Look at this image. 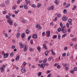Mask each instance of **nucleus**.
Wrapping results in <instances>:
<instances>
[{"label": "nucleus", "mask_w": 77, "mask_h": 77, "mask_svg": "<svg viewBox=\"0 0 77 77\" xmlns=\"http://www.w3.org/2000/svg\"><path fill=\"white\" fill-rule=\"evenodd\" d=\"M6 18L8 19L7 20V23L11 26V25H12L13 22L12 20H11V18L10 16H9L6 15Z\"/></svg>", "instance_id": "1"}, {"label": "nucleus", "mask_w": 77, "mask_h": 77, "mask_svg": "<svg viewBox=\"0 0 77 77\" xmlns=\"http://www.w3.org/2000/svg\"><path fill=\"white\" fill-rule=\"evenodd\" d=\"M54 8V5H52L50 7H49L48 8V10L49 11H50V10H51L52 11H53V9Z\"/></svg>", "instance_id": "2"}, {"label": "nucleus", "mask_w": 77, "mask_h": 77, "mask_svg": "<svg viewBox=\"0 0 77 77\" xmlns=\"http://www.w3.org/2000/svg\"><path fill=\"white\" fill-rule=\"evenodd\" d=\"M68 17L65 16H63L62 18L63 21H65L66 20H68Z\"/></svg>", "instance_id": "3"}, {"label": "nucleus", "mask_w": 77, "mask_h": 77, "mask_svg": "<svg viewBox=\"0 0 77 77\" xmlns=\"http://www.w3.org/2000/svg\"><path fill=\"white\" fill-rule=\"evenodd\" d=\"M24 51H27V50L28 48V46H27V45H25L24 46Z\"/></svg>", "instance_id": "4"}, {"label": "nucleus", "mask_w": 77, "mask_h": 77, "mask_svg": "<svg viewBox=\"0 0 77 77\" xmlns=\"http://www.w3.org/2000/svg\"><path fill=\"white\" fill-rule=\"evenodd\" d=\"M46 33L47 35V37H50V31H46Z\"/></svg>", "instance_id": "5"}, {"label": "nucleus", "mask_w": 77, "mask_h": 77, "mask_svg": "<svg viewBox=\"0 0 77 77\" xmlns=\"http://www.w3.org/2000/svg\"><path fill=\"white\" fill-rule=\"evenodd\" d=\"M21 72H23V73H24L26 72V69L24 68H23L21 69Z\"/></svg>", "instance_id": "6"}, {"label": "nucleus", "mask_w": 77, "mask_h": 77, "mask_svg": "<svg viewBox=\"0 0 77 77\" xmlns=\"http://www.w3.org/2000/svg\"><path fill=\"white\" fill-rule=\"evenodd\" d=\"M0 69L1 70V72H3L5 71V68H4L3 67V66H2L1 67Z\"/></svg>", "instance_id": "7"}, {"label": "nucleus", "mask_w": 77, "mask_h": 77, "mask_svg": "<svg viewBox=\"0 0 77 77\" xmlns=\"http://www.w3.org/2000/svg\"><path fill=\"white\" fill-rule=\"evenodd\" d=\"M37 37H38V36L36 34H34L32 35V38L34 39H36V38H37Z\"/></svg>", "instance_id": "8"}, {"label": "nucleus", "mask_w": 77, "mask_h": 77, "mask_svg": "<svg viewBox=\"0 0 77 77\" xmlns=\"http://www.w3.org/2000/svg\"><path fill=\"white\" fill-rule=\"evenodd\" d=\"M44 67H45V64L44 63L41 64L40 68H44Z\"/></svg>", "instance_id": "9"}, {"label": "nucleus", "mask_w": 77, "mask_h": 77, "mask_svg": "<svg viewBox=\"0 0 77 77\" xmlns=\"http://www.w3.org/2000/svg\"><path fill=\"white\" fill-rule=\"evenodd\" d=\"M8 56V53H7L4 55V58H6V57H7Z\"/></svg>", "instance_id": "10"}, {"label": "nucleus", "mask_w": 77, "mask_h": 77, "mask_svg": "<svg viewBox=\"0 0 77 77\" xmlns=\"http://www.w3.org/2000/svg\"><path fill=\"white\" fill-rule=\"evenodd\" d=\"M37 50H38L39 52H41V47H40L39 46H38L37 47Z\"/></svg>", "instance_id": "11"}, {"label": "nucleus", "mask_w": 77, "mask_h": 77, "mask_svg": "<svg viewBox=\"0 0 77 77\" xmlns=\"http://www.w3.org/2000/svg\"><path fill=\"white\" fill-rule=\"evenodd\" d=\"M20 36V33L19 32L17 34H16V37H17V38H19Z\"/></svg>", "instance_id": "12"}, {"label": "nucleus", "mask_w": 77, "mask_h": 77, "mask_svg": "<svg viewBox=\"0 0 77 77\" xmlns=\"http://www.w3.org/2000/svg\"><path fill=\"white\" fill-rule=\"evenodd\" d=\"M19 59H20V55H18L17 56V57L16 58L15 60H16L17 61V60H19Z\"/></svg>", "instance_id": "13"}, {"label": "nucleus", "mask_w": 77, "mask_h": 77, "mask_svg": "<svg viewBox=\"0 0 77 77\" xmlns=\"http://www.w3.org/2000/svg\"><path fill=\"white\" fill-rule=\"evenodd\" d=\"M61 31L63 33H66V29H61Z\"/></svg>", "instance_id": "14"}, {"label": "nucleus", "mask_w": 77, "mask_h": 77, "mask_svg": "<svg viewBox=\"0 0 77 77\" xmlns=\"http://www.w3.org/2000/svg\"><path fill=\"white\" fill-rule=\"evenodd\" d=\"M20 45V48H23V44H22V43L21 42H20L19 43Z\"/></svg>", "instance_id": "15"}, {"label": "nucleus", "mask_w": 77, "mask_h": 77, "mask_svg": "<svg viewBox=\"0 0 77 77\" xmlns=\"http://www.w3.org/2000/svg\"><path fill=\"white\" fill-rule=\"evenodd\" d=\"M21 36L22 38H24L25 37V34H24V33H22Z\"/></svg>", "instance_id": "16"}, {"label": "nucleus", "mask_w": 77, "mask_h": 77, "mask_svg": "<svg viewBox=\"0 0 77 77\" xmlns=\"http://www.w3.org/2000/svg\"><path fill=\"white\" fill-rule=\"evenodd\" d=\"M43 48H45V49H47V46H46V45H45V44H44L43 45Z\"/></svg>", "instance_id": "17"}, {"label": "nucleus", "mask_w": 77, "mask_h": 77, "mask_svg": "<svg viewBox=\"0 0 77 77\" xmlns=\"http://www.w3.org/2000/svg\"><path fill=\"white\" fill-rule=\"evenodd\" d=\"M48 51H46L45 52V56H48Z\"/></svg>", "instance_id": "18"}, {"label": "nucleus", "mask_w": 77, "mask_h": 77, "mask_svg": "<svg viewBox=\"0 0 77 77\" xmlns=\"http://www.w3.org/2000/svg\"><path fill=\"white\" fill-rule=\"evenodd\" d=\"M42 74V73L41 72H39L38 73V77H40V76H41V75Z\"/></svg>", "instance_id": "19"}, {"label": "nucleus", "mask_w": 77, "mask_h": 77, "mask_svg": "<svg viewBox=\"0 0 77 77\" xmlns=\"http://www.w3.org/2000/svg\"><path fill=\"white\" fill-rule=\"evenodd\" d=\"M27 20H22V22L23 23H25L26 22H27Z\"/></svg>", "instance_id": "20"}, {"label": "nucleus", "mask_w": 77, "mask_h": 77, "mask_svg": "<svg viewBox=\"0 0 77 77\" xmlns=\"http://www.w3.org/2000/svg\"><path fill=\"white\" fill-rule=\"evenodd\" d=\"M51 53L53 55H55V53L53 52V50L52 49H51Z\"/></svg>", "instance_id": "21"}, {"label": "nucleus", "mask_w": 77, "mask_h": 77, "mask_svg": "<svg viewBox=\"0 0 77 77\" xmlns=\"http://www.w3.org/2000/svg\"><path fill=\"white\" fill-rule=\"evenodd\" d=\"M72 20L71 19H69L68 20L69 23H72Z\"/></svg>", "instance_id": "22"}, {"label": "nucleus", "mask_w": 77, "mask_h": 77, "mask_svg": "<svg viewBox=\"0 0 77 77\" xmlns=\"http://www.w3.org/2000/svg\"><path fill=\"white\" fill-rule=\"evenodd\" d=\"M70 6V4L68 3L66 5V8H68V7H69Z\"/></svg>", "instance_id": "23"}, {"label": "nucleus", "mask_w": 77, "mask_h": 77, "mask_svg": "<svg viewBox=\"0 0 77 77\" xmlns=\"http://www.w3.org/2000/svg\"><path fill=\"white\" fill-rule=\"evenodd\" d=\"M23 6H24V8L25 9H27L28 8L27 6L26 5H24Z\"/></svg>", "instance_id": "24"}, {"label": "nucleus", "mask_w": 77, "mask_h": 77, "mask_svg": "<svg viewBox=\"0 0 77 77\" xmlns=\"http://www.w3.org/2000/svg\"><path fill=\"white\" fill-rule=\"evenodd\" d=\"M30 39H31V36H29L27 40L28 41H29L30 40Z\"/></svg>", "instance_id": "25"}, {"label": "nucleus", "mask_w": 77, "mask_h": 77, "mask_svg": "<svg viewBox=\"0 0 77 77\" xmlns=\"http://www.w3.org/2000/svg\"><path fill=\"white\" fill-rule=\"evenodd\" d=\"M26 33L27 34H29V33H30V31H29V29H27L26 30Z\"/></svg>", "instance_id": "26"}, {"label": "nucleus", "mask_w": 77, "mask_h": 77, "mask_svg": "<svg viewBox=\"0 0 77 77\" xmlns=\"http://www.w3.org/2000/svg\"><path fill=\"white\" fill-rule=\"evenodd\" d=\"M53 39H56L57 38V35H54L53 36Z\"/></svg>", "instance_id": "27"}, {"label": "nucleus", "mask_w": 77, "mask_h": 77, "mask_svg": "<svg viewBox=\"0 0 77 77\" xmlns=\"http://www.w3.org/2000/svg\"><path fill=\"white\" fill-rule=\"evenodd\" d=\"M62 65H63V66L64 67H66V65H67V64L66 63H65V64H63V63L62 64Z\"/></svg>", "instance_id": "28"}, {"label": "nucleus", "mask_w": 77, "mask_h": 77, "mask_svg": "<svg viewBox=\"0 0 77 77\" xmlns=\"http://www.w3.org/2000/svg\"><path fill=\"white\" fill-rule=\"evenodd\" d=\"M70 72L71 73V74H73L74 72V70H72L70 71Z\"/></svg>", "instance_id": "29"}, {"label": "nucleus", "mask_w": 77, "mask_h": 77, "mask_svg": "<svg viewBox=\"0 0 77 77\" xmlns=\"http://www.w3.org/2000/svg\"><path fill=\"white\" fill-rule=\"evenodd\" d=\"M57 30L58 32H60L61 30H62V29H61V28H59Z\"/></svg>", "instance_id": "30"}, {"label": "nucleus", "mask_w": 77, "mask_h": 77, "mask_svg": "<svg viewBox=\"0 0 77 77\" xmlns=\"http://www.w3.org/2000/svg\"><path fill=\"white\" fill-rule=\"evenodd\" d=\"M3 6H5V4L4 3H3L2 4H0V7H3Z\"/></svg>", "instance_id": "31"}, {"label": "nucleus", "mask_w": 77, "mask_h": 77, "mask_svg": "<svg viewBox=\"0 0 77 77\" xmlns=\"http://www.w3.org/2000/svg\"><path fill=\"white\" fill-rule=\"evenodd\" d=\"M47 59H45L43 61V63H46V62H47Z\"/></svg>", "instance_id": "32"}, {"label": "nucleus", "mask_w": 77, "mask_h": 77, "mask_svg": "<svg viewBox=\"0 0 77 77\" xmlns=\"http://www.w3.org/2000/svg\"><path fill=\"white\" fill-rule=\"evenodd\" d=\"M76 7L77 6H76V5H74V8H73L72 9V11H74Z\"/></svg>", "instance_id": "33"}, {"label": "nucleus", "mask_w": 77, "mask_h": 77, "mask_svg": "<svg viewBox=\"0 0 77 77\" xmlns=\"http://www.w3.org/2000/svg\"><path fill=\"white\" fill-rule=\"evenodd\" d=\"M17 25H18V23H14V27H17Z\"/></svg>", "instance_id": "34"}, {"label": "nucleus", "mask_w": 77, "mask_h": 77, "mask_svg": "<svg viewBox=\"0 0 77 77\" xmlns=\"http://www.w3.org/2000/svg\"><path fill=\"white\" fill-rule=\"evenodd\" d=\"M66 36V34H65L62 35V38H65V37Z\"/></svg>", "instance_id": "35"}, {"label": "nucleus", "mask_w": 77, "mask_h": 77, "mask_svg": "<svg viewBox=\"0 0 77 77\" xmlns=\"http://www.w3.org/2000/svg\"><path fill=\"white\" fill-rule=\"evenodd\" d=\"M69 24L68 23H66V27L69 29Z\"/></svg>", "instance_id": "36"}, {"label": "nucleus", "mask_w": 77, "mask_h": 77, "mask_svg": "<svg viewBox=\"0 0 77 77\" xmlns=\"http://www.w3.org/2000/svg\"><path fill=\"white\" fill-rule=\"evenodd\" d=\"M4 35L5 37H8V34L7 33H4Z\"/></svg>", "instance_id": "37"}, {"label": "nucleus", "mask_w": 77, "mask_h": 77, "mask_svg": "<svg viewBox=\"0 0 77 77\" xmlns=\"http://www.w3.org/2000/svg\"><path fill=\"white\" fill-rule=\"evenodd\" d=\"M17 8V6H14L13 7H12V9H13V10H15Z\"/></svg>", "instance_id": "38"}, {"label": "nucleus", "mask_w": 77, "mask_h": 77, "mask_svg": "<svg viewBox=\"0 0 77 77\" xmlns=\"http://www.w3.org/2000/svg\"><path fill=\"white\" fill-rule=\"evenodd\" d=\"M65 55H66V53L64 52L63 54H62V56L63 57H64V56H65Z\"/></svg>", "instance_id": "39"}, {"label": "nucleus", "mask_w": 77, "mask_h": 77, "mask_svg": "<svg viewBox=\"0 0 77 77\" xmlns=\"http://www.w3.org/2000/svg\"><path fill=\"white\" fill-rule=\"evenodd\" d=\"M60 27H61L62 28V26H63V24L62 23V22H61L60 23Z\"/></svg>", "instance_id": "40"}, {"label": "nucleus", "mask_w": 77, "mask_h": 77, "mask_svg": "<svg viewBox=\"0 0 77 77\" xmlns=\"http://www.w3.org/2000/svg\"><path fill=\"white\" fill-rule=\"evenodd\" d=\"M5 3L6 4V5H8V4H9V1L8 0H6L5 1Z\"/></svg>", "instance_id": "41"}, {"label": "nucleus", "mask_w": 77, "mask_h": 77, "mask_svg": "<svg viewBox=\"0 0 77 77\" xmlns=\"http://www.w3.org/2000/svg\"><path fill=\"white\" fill-rule=\"evenodd\" d=\"M72 41H77V39L75 38H74L72 39Z\"/></svg>", "instance_id": "42"}, {"label": "nucleus", "mask_w": 77, "mask_h": 77, "mask_svg": "<svg viewBox=\"0 0 77 77\" xmlns=\"http://www.w3.org/2000/svg\"><path fill=\"white\" fill-rule=\"evenodd\" d=\"M60 67H61V66H60L59 65H58L57 66V68L58 69H60Z\"/></svg>", "instance_id": "43"}, {"label": "nucleus", "mask_w": 77, "mask_h": 77, "mask_svg": "<svg viewBox=\"0 0 77 77\" xmlns=\"http://www.w3.org/2000/svg\"><path fill=\"white\" fill-rule=\"evenodd\" d=\"M63 12L64 14H66V12H67L66 10V9H64L63 11Z\"/></svg>", "instance_id": "44"}, {"label": "nucleus", "mask_w": 77, "mask_h": 77, "mask_svg": "<svg viewBox=\"0 0 77 77\" xmlns=\"http://www.w3.org/2000/svg\"><path fill=\"white\" fill-rule=\"evenodd\" d=\"M32 7H33V8H36V6L35 4H33L31 5Z\"/></svg>", "instance_id": "45"}, {"label": "nucleus", "mask_w": 77, "mask_h": 77, "mask_svg": "<svg viewBox=\"0 0 77 77\" xmlns=\"http://www.w3.org/2000/svg\"><path fill=\"white\" fill-rule=\"evenodd\" d=\"M41 5L40 4V3L38 4V5H37V7L38 8H40V7H41Z\"/></svg>", "instance_id": "46"}, {"label": "nucleus", "mask_w": 77, "mask_h": 77, "mask_svg": "<svg viewBox=\"0 0 77 77\" xmlns=\"http://www.w3.org/2000/svg\"><path fill=\"white\" fill-rule=\"evenodd\" d=\"M77 70V67H75L73 69V70H74V71H76Z\"/></svg>", "instance_id": "47"}, {"label": "nucleus", "mask_w": 77, "mask_h": 77, "mask_svg": "<svg viewBox=\"0 0 77 77\" xmlns=\"http://www.w3.org/2000/svg\"><path fill=\"white\" fill-rule=\"evenodd\" d=\"M52 59V57H49L48 59V60L49 61H50V60H51V59Z\"/></svg>", "instance_id": "48"}, {"label": "nucleus", "mask_w": 77, "mask_h": 77, "mask_svg": "<svg viewBox=\"0 0 77 77\" xmlns=\"http://www.w3.org/2000/svg\"><path fill=\"white\" fill-rule=\"evenodd\" d=\"M54 3H55V4H56V5H58V2L57 1H54Z\"/></svg>", "instance_id": "49"}, {"label": "nucleus", "mask_w": 77, "mask_h": 77, "mask_svg": "<svg viewBox=\"0 0 77 77\" xmlns=\"http://www.w3.org/2000/svg\"><path fill=\"white\" fill-rule=\"evenodd\" d=\"M66 26H64L62 27L61 28V30H63L65 29Z\"/></svg>", "instance_id": "50"}, {"label": "nucleus", "mask_w": 77, "mask_h": 77, "mask_svg": "<svg viewBox=\"0 0 77 77\" xmlns=\"http://www.w3.org/2000/svg\"><path fill=\"white\" fill-rule=\"evenodd\" d=\"M51 75V73H49L48 75H47V77H50V76Z\"/></svg>", "instance_id": "51"}, {"label": "nucleus", "mask_w": 77, "mask_h": 77, "mask_svg": "<svg viewBox=\"0 0 77 77\" xmlns=\"http://www.w3.org/2000/svg\"><path fill=\"white\" fill-rule=\"evenodd\" d=\"M13 55H14V53H13V52H11V53L10 55L11 56H12H12H13Z\"/></svg>", "instance_id": "52"}, {"label": "nucleus", "mask_w": 77, "mask_h": 77, "mask_svg": "<svg viewBox=\"0 0 77 77\" xmlns=\"http://www.w3.org/2000/svg\"><path fill=\"white\" fill-rule=\"evenodd\" d=\"M58 39H60V34H58Z\"/></svg>", "instance_id": "53"}, {"label": "nucleus", "mask_w": 77, "mask_h": 77, "mask_svg": "<svg viewBox=\"0 0 77 77\" xmlns=\"http://www.w3.org/2000/svg\"><path fill=\"white\" fill-rule=\"evenodd\" d=\"M30 43L31 44H33V40H31L30 41Z\"/></svg>", "instance_id": "54"}, {"label": "nucleus", "mask_w": 77, "mask_h": 77, "mask_svg": "<svg viewBox=\"0 0 77 77\" xmlns=\"http://www.w3.org/2000/svg\"><path fill=\"white\" fill-rule=\"evenodd\" d=\"M39 24H37L36 25V28H38V27H39Z\"/></svg>", "instance_id": "55"}, {"label": "nucleus", "mask_w": 77, "mask_h": 77, "mask_svg": "<svg viewBox=\"0 0 77 77\" xmlns=\"http://www.w3.org/2000/svg\"><path fill=\"white\" fill-rule=\"evenodd\" d=\"M6 13V11H4L2 12L3 14H5Z\"/></svg>", "instance_id": "56"}, {"label": "nucleus", "mask_w": 77, "mask_h": 77, "mask_svg": "<svg viewBox=\"0 0 77 77\" xmlns=\"http://www.w3.org/2000/svg\"><path fill=\"white\" fill-rule=\"evenodd\" d=\"M15 48V46L13 45L12 46V49H14V48Z\"/></svg>", "instance_id": "57"}, {"label": "nucleus", "mask_w": 77, "mask_h": 77, "mask_svg": "<svg viewBox=\"0 0 77 77\" xmlns=\"http://www.w3.org/2000/svg\"><path fill=\"white\" fill-rule=\"evenodd\" d=\"M45 32H43L42 33V36H44L45 35Z\"/></svg>", "instance_id": "58"}, {"label": "nucleus", "mask_w": 77, "mask_h": 77, "mask_svg": "<svg viewBox=\"0 0 77 77\" xmlns=\"http://www.w3.org/2000/svg\"><path fill=\"white\" fill-rule=\"evenodd\" d=\"M26 63L25 62H24L23 63V65H26Z\"/></svg>", "instance_id": "59"}, {"label": "nucleus", "mask_w": 77, "mask_h": 77, "mask_svg": "<svg viewBox=\"0 0 77 77\" xmlns=\"http://www.w3.org/2000/svg\"><path fill=\"white\" fill-rule=\"evenodd\" d=\"M64 49L65 50H66L68 49V47H66L64 48Z\"/></svg>", "instance_id": "60"}, {"label": "nucleus", "mask_w": 77, "mask_h": 77, "mask_svg": "<svg viewBox=\"0 0 77 77\" xmlns=\"http://www.w3.org/2000/svg\"><path fill=\"white\" fill-rule=\"evenodd\" d=\"M65 69H66V70H68V67H65Z\"/></svg>", "instance_id": "61"}, {"label": "nucleus", "mask_w": 77, "mask_h": 77, "mask_svg": "<svg viewBox=\"0 0 77 77\" xmlns=\"http://www.w3.org/2000/svg\"><path fill=\"white\" fill-rule=\"evenodd\" d=\"M70 32H71V29H69L68 30V32H69V33Z\"/></svg>", "instance_id": "62"}, {"label": "nucleus", "mask_w": 77, "mask_h": 77, "mask_svg": "<svg viewBox=\"0 0 77 77\" xmlns=\"http://www.w3.org/2000/svg\"><path fill=\"white\" fill-rule=\"evenodd\" d=\"M66 5V2H64L63 4V6H65Z\"/></svg>", "instance_id": "63"}, {"label": "nucleus", "mask_w": 77, "mask_h": 77, "mask_svg": "<svg viewBox=\"0 0 77 77\" xmlns=\"http://www.w3.org/2000/svg\"><path fill=\"white\" fill-rule=\"evenodd\" d=\"M42 61H43L42 60H40L39 61V62L40 63H41L42 62Z\"/></svg>", "instance_id": "64"}]
</instances>
